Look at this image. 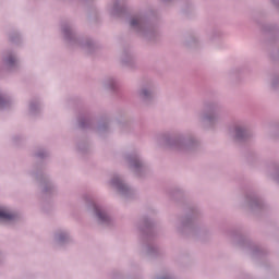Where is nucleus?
<instances>
[{
    "mask_svg": "<svg viewBox=\"0 0 279 279\" xmlns=\"http://www.w3.org/2000/svg\"><path fill=\"white\" fill-rule=\"evenodd\" d=\"M96 215H97L98 218H100L102 221H105V219H106V214H104V213H101V211H99V210H96Z\"/></svg>",
    "mask_w": 279,
    "mask_h": 279,
    "instance_id": "f03ea898",
    "label": "nucleus"
},
{
    "mask_svg": "<svg viewBox=\"0 0 279 279\" xmlns=\"http://www.w3.org/2000/svg\"><path fill=\"white\" fill-rule=\"evenodd\" d=\"M144 95H147V92H144Z\"/></svg>",
    "mask_w": 279,
    "mask_h": 279,
    "instance_id": "39448f33",
    "label": "nucleus"
},
{
    "mask_svg": "<svg viewBox=\"0 0 279 279\" xmlns=\"http://www.w3.org/2000/svg\"><path fill=\"white\" fill-rule=\"evenodd\" d=\"M236 132H238V136H241V132H242V131H241V130H238Z\"/></svg>",
    "mask_w": 279,
    "mask_h": 279,
    "instance_id": "20e7f679",
    "label": "nucleus"
},
{
    "mask_svg": "<svg viewBox=\"0 0 279 279\" xmlns=\"http://www.w3.org/2000/svg\"><path fill=\"white\" fill-rule=\"evenodd\" d=\"M135 25H138V20L136 19L131 21V26L134 27Z\"/></svg>",
    "mask_w": 279,
    "mask_h": 279,
    "instance_id": "7ed1b4c3",
    "label": "nucleus"
},
{
    "mask_svg": "<svg viewBox=\"0 0 279 279\" xmlns=\"http://www.w3.org/2000/svg\"><path fill=\"white\" fill-rule=\"evenodd\" d=\"M0 219L3 221H12V219H14V215L3 208H0Z\"/></svg>",
    "mask_w": 279,
    "mask_h": 279,
    "instance_id": "f257e3e1",
    "label": "nucleus"
}]
</instances>
